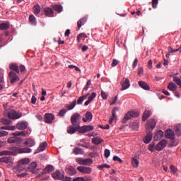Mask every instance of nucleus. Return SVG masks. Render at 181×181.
<instances>
[{"label":"nucleus","instance_id":"nucleus-3","mask_svg":"<svg viewBox=\"0 0 181 181\" xmlns=\"http://www.w3.org/2000/svg\"><path fill=\"white\" fill-rule=\"evenodd\" d=\"M139 115L140 114L136 111H130L126 113L125 116L122 119V123L125 124L127 122V121L130 120L131 118L138 117Z\"/></svg>","mask_w":181,"mask_h":181},{"label":"nucleus","instance_id":"nucleus-38","mask_svg":"<svg viewBox=\"0 0 181 181\" xmlns=\"http://www.w3.org/2000/svg\"><path fill=\"white\" fill-rule=\"evenodd\" d=\"M8 29H9V24L8 23L0 24V30H7Z\"/></svg>","mask_w":181,"mask_h":181},{"label":"nucleus","instance_id":"nucleus-9","mask_svg":"<svg viewBox=\"0 0 181 181\" xmlns=\"http://www.w3.org/2000/svg\"><path fill=\"white\" fill-rule=\"evenodd\" d=\"M36 168H37V164L35 162H33L28 165L27 170L30 173H32L33 174H37L39 173V169L35 170Z\"/></svg>","mask_w":181,"mask_h":181},{"label":"nucleus","instance_id":"nucleus-6","mask_svg":"<svg viewBox=\"0 0 181 181\" xmlns=\"http://www.w3.org/2000/svg\"><path fill=\"white\" fill-rule=\"evenodd\" d=\"M54 166L49 165L44 168L41 173L38 174V175L36 176V178H41V177L44 176L45 175L54 172Z\"/></svg>","mask_w":181,"mask_h":181},{"label":"nucleus","instance_id":"nucleus-62","mask_svg":"<svg viewBox=\"0 0 181 181\" xmlns=\"http://www.w3.org/2000/svg\"><path fill=\"white\" fill-rule=\"evenodd\" d=\"M139 62V59H137V58L135 59V60H134V63H132V68L135 69L136 66H137V63Z\"/></svg>","mask_w":181,"mask_h":181},{"label":"nucleus","instance_id":"nucleus-10","mask_svg":"<svg viewBox=\"0 0 181 181\" xmlns=\"http://www.w3.org/2000/svg\"><path fill=\"white\" fill-rule=\"evenodd\" d=\"M81 120V115L78 113L73 114L72 117H71V124L72 126H76V124H79L78 122Z\"/></svg>","mask_w":181,"mask_h":181},{"label":"nucleus","instance_id":"nucleus-44","mask_svg":"<svg viewBox=\"0 0 181 181\" xmlns=\"http://www.w3.org/2000/svg\"><path fill=\"white\" fill-rule=\"evenodd\" d=\"M0 123L3 124L4 125H9L11 124V120L8 119L1 118L0 119Z\"/></svg>","mask_w":181,"mask_h":181},{"label":"nucleus","instance_id":"nucleus-17","mask_svg":"<svg viewBox=\"0 0 181 181\" xmlns=\"http://www.w3.org/2000/svg\"><path fill=\"white\" fill-rule=\"evenodd\" d=\"M119 111V108L117 107H114V109H112V111H111V118L110 120H109V124H112V122L117 119V112Z\"/></svg>","mask_w":181,"mask_h":181},{"label":"nucleus","instance_id":"nucleus-22","mask_svg":"<svg viewBox=\"0 0 181 181\" xmlns=\"http://www.w3.org/2000/svg\"><path fill=\"white\" fill-rule=\"evenodd\" d=\"M97 94L95 92H93L92 94H90V95L88 97V100H86V103H84V105H88L90 103L93 102V100H94V98H95Z\"/></svg>","mask_w":181,"mask_h":181},{"label":"nucleus","instance_id":"nucleus-41","mask_svg":"<svg viewBox=\"0 0 181 181\" xmlns=\"http://www.w3.org/2000/svg\"><path fill=\"white\" fill-rule=\"evenodd\" d=\"M53 10H54L56 12L61 13L62 12L63 7L62 6L54 5L53 6Z\"/></svg>","mask_w":181,"mask_h":181},{"label":"nucleus","instance_id":"nucleus-48","mask_svg":"<svg viewBox=\"0 0 181 181\" xmlns=\"http://www.w3.org/2000/svg\"><path fill=\"white\" fill-rule=\"evenodd\" d=\"M103 168H110V165L108 164H102L98 166V169H99L100 170H103Z\"/></svg>","mask_w":181,"mask_h":181},{"label":"nucleus","instance_id":"nucleus-60","mask_svg":"<svg viewBox=\"0 0 181 181\" xmlns=\"http://www.w3.org/2000/svg\"><path fill=\"white\" fill-rule=\"evenodd\" d=\"M170 171L174 174L177 173V168H175V165H170Z\"/></svg>","mask_w":181,"mask_h":181},{"label":"nucleus","instance_id":"nucleus-14","mask_svg":"<svg viewBox=\"0 0 181 181\" xmlns=\"http://www.w3.org/2000/svg\"><path fill=\"white\" fill-rule=\"evenodd\" d=\"M167 145V141L162 140L160 141H159L158 144H157V146H156L155 149L157 151H162L163 148H165V146Z\"/></svg>","mask_w":181,"mask_h":181},{"label":"nucleus","instance_id":"nucleus-50","mask_svg":"<svg viewBox=\"0 0 181 181\" xmlns=\"http://www.w3.org/2000/svg\"><path fill=\"white\" fill-rule=\"evenodd\" d=\"M155 143L152 142L150 144V146H148V151L153 152V151H155Z\"/></svg>","mask_w":181,"mask_h":181},{"label":"nucleus","instance_id":"nucleus-57","mask_svg":"<svg viewBox=\"0 0 181 181\" xmlns=\"http://www.w3.org/2000/svg\"><path fill=\"white\" fill-rule=\"evenodd\" d=\"M68 69H74L76 71H81V69H79V68H78L74 65H69Z\"/></svg>","mask_w":181,"mask_h":181},{"label":"nucleus","instance_id":"nucleus-33","mask_svg":"<svg viewBox=\"0 0 181 181\" xmlns=\"http://www.w3.org/2000/svg\"><path fill=\"white\" fill-rule=\"evenodd\" d=\"M18 152L19 153H31V149L29 148H18Z\"/></svg>","mask_w":181,"mask_h":181},{"label":"nucleus","instance_id":"nucleus-49","mask_svg":"<svg viewBox=\"0 0 181 181\" xmlns=\"http://www.w3.org/2000/svg\"><path fill=\"white\" fill-rule=\"evenodd\" d=\"M66 112H67V110L62 109V110H59V112H58V115L61 117H63L64 116V115H66Z\"/></svg>","mask_w":181,"mask_h":181},{"label":"nucleus","instance_id":"nucleus-16","mask_svg":"<svg viewBox=\"0 0 181 181\" xmlns=\"http://www.w3.org/2000/svg\"><path fill=\"white\" fill-rule=\"evenodd\" d=\"M165 138H167L168 139L174 140L175 139V132H173L170 129H168L165 132Z\"/></svg>","mask_w":181,"mask_h":181},{"label":"nucleus","instance_id":"nucleus-19","mask_svg":"<svg viewBox=\"0 0 181 181\" xmlns=\"http://www.w3.org/2000/svg\"><path fill=\"white\" fill-rule=\"evenodd\" d=\"M21 139L17 136H13L8 139V143L9 144H21Z\"/></svg>","mask_w":181,"mask_h":181},{"label":"nucleus","instance_id":"nucleus-11","mask_svg":"<svg viewBox=\"0 0 181 181\" xmlns=\"http://www.w3.org/2000/svg\"><path fill=\"white\" fill-rule=\"evenodd\" d=\"M77 170L81 173L87 175H90L92 173V168L86 166H78L77 167Z\"/></svg>","mask_w":181,"mask_h":181},{"label":"nucleus","instance_id":"nucleus-40","mask_svg":"<svg viewBox=\"0 0 181 181\" xmlns=\"http://www.w3.org/2000/svg\"><path fill=\"white\" fill-rule=\"evenodd\" d=\"M11 160L10 157L0 158V163H11Z\"/></svg>","mask_w":181,"mask_h":181},{"label":"nucleus","instance_id":"nucleus-20","mask_svg":"<svg viewBox=\"0 0 181 181\" xmlns=\"http://www.w3.org/2000/svg\"><path fill=\"white\" fill-rule=\"evenodd\" d=\"M24 145L28 146L30 148L35 146V142L34 139H30V138L27 139L24 141Z\"/></svg>","mask_w":181,"mask_h":181},{"label":"nucleus","instance_id":"nucleus-45","mask_svg":"<svg viewBox=\"0 0 181 181\" xmlns=\"http://www.w3.org/2000/svg\"><path fill=\"white\" fill-rule=\"evenodd\" d=\"M33 10L34 11L35 15H39L40 13V6L39 4H36L33 7Z\"/></svg>","mask_w":181,"mask_h":181},{"label":"nucleus","instance_id":"nucleus-34","mask_svg":"<svg viewBox=\"0 0 181 181\" xmlns=\"http://www.w3.org/2000/svg\"><path fill=\"white\" fill-rule=\"evenodd\" d=\"M25 165H23V164H18V165L15 167L14 170L18 173H21L23 170H24Z\"/></svg>","mask_w":181,"mask_h":181},{"label":"nucleus","instance_id":"nucleus-5","mask_svg":"<svg viewBox=\"0 0 181 181\" xmlns=\"http://www.w3.org/2000/svg\"><path fill=\"white\" fill-rule=\"evenodd\" d=\"M76 162H77V163L81 165L89 166L93 165L92 158H77V159H76Z\"/></svg>","mask_w":181,"mask_h":181},{"label":"nucleus","instance_id":"nucleus-43","mask_svg":"<svg viewBox=\"0 0 181 181\" xmlns=\"http://www.w3.org/2000/svg\"><path fill=\"white\" fill-rule=\"evenodd\" d=\"M28 21L33 25H36V19L35 18L34 15H30V16H28Z\"/></svg>","mask_w":181,"mask_h":181},{"label":"nucleus","instance_id":"nucleus-63","mask_svg":"<svg viewBox=\"0 0 181 181\" xmlns=\"http://www.w3.org/2000/svg\"><path fill=\"white\" fill-rule=\"evenodd\" d=\"M72 181H85V180H84V177H78L73 179Z\"/></svg>","mask_w":181,"mask_h":181},{"label":"nucleus","instance_id":"nucleus-12","mask_svg":"<svg viewBox=\"0 0 181 181\" xmlns=\"http://www.w3.org/2000/svg\"><path fill=\"white\" fill-rule=\"evenodd\" d=\"M47 147V143L46 141H44L38 146L37 149L35 151L34 154L40 153V152L45 151L46 150V148Z\"/></svg>","mask_w":181,"mask_h":181},{"label":"nucleus","instance_id":"nucleus-23","mask_svg":"<svg viewBox=\"0 0 181 181\" xmlns=\"http://www.w3.org/2000/svg\"><path fill=\"white\" fill-rule=\"evenodd\" d=\"M147 135H146L144 138V144H149L151 140H152V133L151 132H146Z\"/></svg>","mask_w":181,"mask_h":181},{"label":"nucleus","instance_id":"nucleus-35","mask_svg":"<svg viewBox=\"0 0 181 181\" xmlns=\"http://www.w3.org/2000/svg\"><path fill=\"white\" fill-rule=\"evenodd\" d=\"M102 142H103V140L100 137H94L92 139V143L94 144V145H99Z\"/></svg>","mask_w":181,"mask_h":181},{"label":"nucleus","instance_id":"nucleus-37","mask_svg":"<svg viewBox=\"0 0 181 181\" xmlns=\"http://www.w3.org/2000/svg\"><path fill=\"white\" fill-rule=\"evenodd\" d=\"M16 129L15 126H5L0 127V131L6 130V131H14Z\"/></svg>","mask_w":181,"mask_h":181},{"label":"nucleus","instance_id":"nucleus-2","mask_svg":"<svg viewBox=\"0 0 181 181\" xmlns=\"http://www.w3.org/2000/svg\"><path fill=\"white\" fill-rule=\"evenodd\" d=\"M4 116H7L9 119H19L21 117V112L10 110L8 112H4Z\"/></svg>","mask_w":181,"mask_h":181},{"label":"nucleus","instance_id":"nucleus-27","mask_svg":"<svg viewBox=\"0 0 181 181\" xmlns=\"http://www.w3.org/2000/svg\"><path fill=\"white\" fill-rule=\"evenodd\" d=\"M163 136V132L162 130H159L158 132H156L153 136L154 141H158L162 139Z\"/></svg>","mask_w":181,"mask_h":181},{"label":"nucleus","instance_id":"nucleus-51","mask_svg":"<svg viewBox=\"0 0 181 181\" xmlns=\"http://www.w3.org/2000/svg\"><path fill=\"white\" fill-rule=\"evenodd\" d=\"M11 155V151H4L0 152V156Z\"/></svg>","mask_w":181,"mask_h":181},{"label":"nucleus","instance_id":"nucleus-56","mask_svg":"<svg viewBox=\"0 0 181 181\" xmlns=\"http://www.w3.org/2000/svg\"><path fill=\"white\" fill-rule=\"evenodd\" d=\"M117 64H119V61H117V59H112V62L111 63V67H115Z\"/></svg>","mask_w":181,"mask_h":181},{"label":"nucleus","instance_id":"nucleus-53","mask_svg":"<svg viewBox=\"0 0 181 181\" xmlns=\"http://www.w3.org/2000/svg\"><path fill=\"white\" fill-rule=\"evenodd\" d=\"M104 156L107 158L110 156V151L109 149H105L104 151Z\"/></svg>","mask_w":181,"mask_h":181},{"label":"nucleus","instance_id":"nucleus-21","mask_svg":"<svg viewBox=\"0 0 181 181\" xmlns=\"http://www.w3.org/2000/svg\"><path fill=\"white\" fill-rule=\"evenodd\" d=\"M52 178L57 180H63V175H61V173L59 170H56V172L53 173Z\"/></svg>","mask_w":181,"mask_h":181},{"label":"nucleus","instance_id":"nucleus-7","mask_svg":"<svg viewBox=\"0 0 181 181\" xmlns=\"http://www.w3.org/2000/svg\"><path fill=\"white\" fill-rule=\"evenodd\" d=\"M156 127V120L155 119H150L146 123V130L147 132H152Z\"/></svg>","mask_w":181,"mask_h":181},{"label":"nucleus","instance_id":"nucleus-4","mask_svg":"<svg viewBox=\"0 0 181 181\" xmlns=\"http://www.w3.org/2000/svg\"><path fill=\"white\" fill-rule=\"evenodd\" d=\"M73 127H77L78 133H79V134L87 133L88 132L93 131V126H83V127H80L79 124H77L76 125H73Z\"/></svg>","mask_w":181,"mask_h":181},{"label":"nucleus","instance_id":"nucleus-13","mask_svg":"<svg viewBox=\"0 0 181 181\" xmlns=\"http://www.w3.org/2000/svg\"><path fill=\"white\" fill-rule=\"evenodd\" d=\"M54 119V115L51 113L45 114V123L51 124Z\"/></svg>","mask_w":181,"mask_h":181},{"label":"nucleus","instance_id":"nucleus-29","mask_svg":"<svg viewBox=\"0 0 181 181\" xmlns=\"http://www.w3.org/2000/svg\"><path fill=\"white\" fill-rule=\"evenodd\" d=\"M73 154L77 156V155H83L84 153V151H83V149L81 148H78V147H75L74 148H73Z\"/></svg>","mask_w":181,"mask_h":181},{"label":"nucleus","instance_id":"nucleus-46","mask_svg":"<svg viewBox=\"0 0 181 181\" xmlns=\"http://www.w3.org/2000/svg\"><path fill=\"white\" fill-rule=\"evenodd\" d=\"M29 162V158H24L23 160H20L18 165H28Z\"/></svg>","mask_w":181,"mask_h":181},{"label":"nucleus","instance_id":"nucleus-52","mask_svg":"<svg viewBox=\"0 0 181 181\" xmlns=\"http://www.w3.org/2000/svg\"><path fill=\"white\" fill-rule=\"evenodd\" d=\"M83 37H86V34L81 33V34L78 35V36H77L78 43L81 42V39L83 38Z\"/></svg>","mask_w":181,"mask_h":181},{"label":"nucleus","instance_id":"nucleus-24","mask_svg":"<svg viewBox=\"0 0 181 181\" xmlns=\"http://www.w3.org/2000/svg\"><path fill=\"white\" fill-rule=\"evenodd\" d=\"M78 132V127L74 126H69L67 127V134H74Z\"/></svg>","mask_w":181,"mask_h":181},{"label":"nucleus","instance_id":"nucleus-54","mask_svg":"<svg viewBox=\"0 0 181 181\" xmlns=\"http://www.w3.org/2000/svg\"><path fill=\"white\" fill-rule=\"evenodd\" d=\"M179 49H173L171 47H168V52H169V53H170V54H173V53H175V52H177L179 51Z\"/></svg>","mask_w":181,"mask_h":181},{"label":"nucleus","instance_id":"nucleus-36","mask_svg":"<svg viewBox=\"0 0 181 181\" xmlns=\"http://www.w3.org/2000/svg\"><path fill=\"white\" fill-rule=\"evenodd\" d=\"M175 134H177V136H180L181 135V124H178L177 125H175Z\"/></svg>","mask_w":181,"mask_h":181},{"label":"nucleus","instance_id":"nucleus-58","mask_svg":"<svg viewBox=\"0 0 181 181\" xmlns=\"http://www.w3.org/2000/svg\"><path fill=\"white\" fill-rule=\"evenodd\" d=\"M8 135V132L3 131V130H0V137H4Z\"/></svg>","mask_w":181,"mask_h":181},{"label":"nucleus","instance_id":"nucleus-1","mask_svg":"<svg viewBox=\"0 0 181 181\" xmlns=\"http://www.w3.org/2000/svg\"><path fill=\"white\" fill-rule=\"evenodd\" d=\"M10 70H11L9 72L10 83L13 84L14 83L18 82L20 78L16 74H19V66L16 64H10Z\"/></svg>","mask_w":181,"mask_h":181},{"label":"nucleus","instance_id":"nucleus-32","mask_svg":"<svg viewBox=\"0 0 181 181\" xmlns=\"http://www.w3.org/2000/svg\"><path fill=\"white\" fill-rule=\"evenodd\" d=\"M176 84L177 83H172V82L169 83L168 86V90H170V91L175 92V90H177V88Z\"/></svg>","mask_w":181,"mask_h":181},{"label":"nucleus","instance_id":"nucleus-42","mask_svg":"<svg viewBox=\"0 0 181 181\" xmlns=\"http://www.w3.org/2000/svg\"><path fill=\"white\" fill-rule=\"evenodd\" d=\"M74 107H76V100H73L71 105H66V108H67L68 110H72Z\"/></svg>","mask_w":181,"mask_h":181},{"label":"nucleus","instance_id":"nucleus-59","mask_svg":"<svg viewBox=\"0 0 181 181\" xmlns=\"http://www.w3.org/2000/svg\"><path fill=\"white\" fill-rule=\"evenodd\" d=\"M157 4H158V0H152V7L156 8Z\"/></svg>","mask_w":181,"mask_h":181},{"label":"nucleus","instance_id":"nucleus-61","mask_svg":"<svg viewBox=\"0 0 181 181\" xmlns=\"http://www.w3.org/2000/svg\"><path fill=\"white\" fill-rule=\"evenodd\" d=\"M77 146H81V147L86 148H89V145L87 143H86L85 144H78Z\"/></svg>","mask_w":181,"mask_h":181},{"label":"nucleus","instance_id":"nucleus-47","mask_svg":"<svg viewBox=\"0 0 181 181\" xmlns=\"http://www.w3.org/2000/svg\"><path fill=\"white\" fill-rule=\"evenodd\" d=\"M131 165H132L134 168L139 167V160H137V159H136L135 158H132V160L131 161Z\"/></svg>","mask_w":181,"mask_h":181},{"label":"nucleus","instance_id":"nucleus-55","mask_svg":"<svg viewBox=\"0 0 181 181\" xmlns=\"http://www.w3.org/2000/svg\"><path fill=\"white\" fill-rule=\"evenodd\" d=\"M112 160L122 163V160H121L120 158L117 157V156H114V157H112Z\"/></svg>","mask_w":181,"mask_h":181},{"label":"nucleus","instance_id":"nucleus-31","mask_svg":"<svg viewBox=\"0 0 181 181\" xmlns=\"http://www.w3.org/2000/svg\"><path fill=\"white\" fill-rule=\"evenodd\" d=\"M86 21H87V18H81V20L78 21V22H77L78 30H79V29H81V28L83 25H84V24H86Z\"/></svg>","mask_w":181,"mask_h":181},{"label":"nucleus","instance_id":"nucleus-26","mask_svg":"<svg viewBox=\"0 0 181 181\" xmlns=\"http://www.w3.org/2000/svg\"><path fill=\"white\" fill-rule=\"evenodd\" d=\"M66 173L68 175L71 176H74L77 173V171L73 168V166H68L66 169Z\"/></svg>","mask_w":181,"mask_h":181},{"label":"nucleus","instance_id":"nucleus-64","mask_svg":"<svg viewBox=\"0 0 181 181\" xmlns=\"http://www.w3.org/2000/svg\"><path fill=\"white\" fill-rule=\"evenodd\" d=\"M101 95H102V98H103V99L107 100V93H106L105 92L102 91Z\"/></svg>","mask_w":181,"mask_h":181},{"label":"nucleus","instance_id":"nucleus-15","mask_svg":"<svg viewBox=\"0 0 181 181\" xmlns=\"http://www.w3.org/2000/svg\"><path fill=\"white\" fill-rule=\"evenodd\" d=\"M16 129H18L20 131H24L25 129H26V128H28V123L23 122H20L16 124V126H14Z\"/></svg>","mask_w":181,"mask_h":181},{"label":"nucleus","instance_id":"nucleus-18","mask_svg":"<svg viewBox=\"0 0 181 181\" xmlns=\"http://www.w3.org/2000/svg\"><path fill=\"white\" fill-rule=\"evenodd\" d=\"M44 13L45 16H47L48 18L54 17V10H52L51 8H45Z\"/></svg>","mask_w":181,"mask_h":181},{"label":"nucleus","instance_id":"nucleus-39","mask_svg":"<svg viewBox=\"0 0 181 181\" xmlns=\"http://www.w3.org/2000/svg\"><path fill=\"white\" fill-rule=\"evenodd\" d=\"M129 128L132 131H136V130H137V129H139V124H137L135 122L130 123Z\"/></svg>","mask_w":181,"mask_h":181},{"label":"nucleus","instance_id":"nucleus-8","mask_svg":"<svg viewBox=\"0 0 181 181\" xmlns=\"http://www.w3.org/2000/svg\"><path fill=\"white\" fill-rule=\"evenodd\" d=\"M121 91H124L125 90H127V88H130V81H129V79H127V78H122V80H121Z\"/></svg>","mask_w":181,"mask_h":181},{"label":"nucleus","instance_id":"nucleus-30","mask_svg":"<svg viewBox=\"0 0 181 181\" xmlns=\"http://www.w3.org/2000/svg\"><path fill=\"white\" fill-rule=\"evenodd\" d=\"M93 119V115L92 112H86V117L83 118V122H87L88 121H92Z\"/></svg>","mask_w":181,"mask_h":181},{"label":"nucleus","instance_id":"nucleus-25","mask_svg":"<svg viewBox=\"0 0 181 181\" xmlns=\"http://www.w3.org/2000/svg\"><path fill=\"white\" fill-rule=\"evenodd\" d=\"M139 86H140L141 88L144 89V90H150V86H148L144 81H139Z\"/></svg>","mask_w":181,"mask_h":181},{"label":"nucleus","instance_id":"nucleus-28","mask_svg":"<svg viewBox=\"0 0 181 181\" xmlns=\"http://www.w3.org/2000/svg\"><path fill=\"white\" fill-rule=\"evenodd\" d=\"M151 115V112L149 110H145L144 115H142V121L145 122L147 120Z\"/></svg>","mask_w":181,"mask_h":181}]
</instances>
